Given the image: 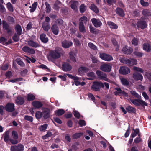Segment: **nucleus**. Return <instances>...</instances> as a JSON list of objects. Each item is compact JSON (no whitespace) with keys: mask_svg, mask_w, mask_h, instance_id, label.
<instances>
[{"mask_svg":"<svg viewBox=\"0 0 151 151\" xmlns=\"http://www.w3.org/2000/svg\"><path fill=\"white\" fill-rule=\"evenodd\" d=\"M112 66L110 64L108 63H103L101 64L100 69L102 71L106 72H109L111 70Z\"/></svg>","mask_w":151,"mask_h":151,"instance_id":"f257e3e1","label":"nucleus"},{"mask_svg":"<svg viewBox=\"0 0 151 151\" xmlns=\"http://www.w3.org/2000/svg\"><path fill=\"white\" fill-rule=\"evenodd\" d=\"M96 73L100 79L104 80L108 82L111 81L110 80L107 78V75L105 73L99 70H97Z\"/></svg>","mask_w":151,"mask_h":151,"instance_id":"f03ea898","label":"nucleus"},{"mask_svg":"<svg viewBox=\"0 0 151 151\" xmlns=\"http://www.w3.org/2000/svg\"><path fill=\"white\" fill-rule=\"evenodd\" d=\"M65 75H67L69 78L73 79L75 84L77 86L80 85V81L85 80V78H79L68 74H66Z\"/></svg>","mask_w":151,"mask_h":151,"instance_id":"7ed1b4c3","label":"nucleus"},{"mask_svg":"<svg viewBox=\"0 0 151 151\" xmlns=\"http://www.w3.org/2000/svg\"><path fill=\"white\" fill-rule=\"evenodd\" d=\"M101 87L104 88V84L101 81L95 82L91 86L92 88L95 91H99Z\"/></svg>","mask_w":151,"mask_h":151,"instance_id":"20e7f679","label":"nucleus"},{"mask_svg":"<svg viewBox=\"0 0 151 151\" xmlns=\"http://www.w3.org/2000/svg\"><path fill=\"white\" fill-rule=\"evenodd\" d=\"M12 137L13 139H10V141L11 143L13 145L17 144L18 143V141L17 139L18 138V135L16 131H13L12 132Z\"/></svg>","mask_w":151,"mask_h":151,"instance_id":"39448f33","label":"nucleus"},{"mask_svg":"<svg viewBox=\"0 0 151 151\" xmlns=\"http://www.w3.org/2000/svg\"><path fill=\"white\" fill-rule=\"evenodd\" d=\"M131 102L134 105L139 106L140 105L142 106H147V104L143 100L139 99H130Z\"/></svg>","mask_w":151,"mask_h":151,"instance_id":"423d86ee","label":"nucleus"},{"mask_svg":"<svg viewBox=\"0 0 151 151\" xmlns=\"http://www.w3.org/2000/svg\"><path fill=\"white\" fill-rule=\"evenodd\" d=\"M24 150V146L21 144L12 146L10 148L11 151H23Z\"/></svg>","mask_w":151,"mask_h":151,"instance_id":"0eeeda50","label":"nucleus"},{"mask_svg":"<svg viewBox=\"0 0 151 151\" xmlns=\"http://www.w3.org/2000/svg\"><path fill=\"white\" fill-rule=\"evenodd\" d=\"M100 57L102 59L107 61H110L113 60L111 56L104 53L100 54Z\"/></svg>","mask_w":151,"mask_h":151,"instance_id":"6e6552de","label":"nucleus"},{"mask_svg":"<svg viewBox=\"0 0 151 151\" xmlns=\"http://www.w3.org/2000/svg\"><path fill=\"white\" fill-rule=\"evenodd\" d=\"M42 117L45 119L49 118L50 116V110L47 108H42Z\"/></svg>","mask_w":151,"mask_h":151,"instance_id":"1a4fd4ad","label":"nucleus"},{"mask_svg":"<svg viewBox=\"0 0 151 151\" xmlns=\"http://www.w3.org/2000/svg\"><path fill=\"white\" fill-rule=\"evenodd\" d=\"M91 21L94 26L96 28L100 27L102 24L101 22L99 19L93 18L91 19Z\"/></svg>","mask_w":151,"mask_h":151,"instance_id":"9d476101","label":"nucleus"},{"mask_svg":"<svg viewBox=\"0 0 151 151\" xmlns=\"http://www.w3.org/2000/svg\"><path fill=\"white\" fill-rule=\"evenodd\" d=\"M120 73L123 75H127L130 72V70L128 67L125 66L120 67L119 70Z\"/></svg>","mask_w":151,"mask_h":151,"instance_id":"9b49d317","label":"nucleus"},{"mask_svg":"<svg viewBox=\"0 0 151 151\" xmlns=\"http://www.w3.org/2000/svg\"><path fill=\"white\" fill-rule=\"evenodd\" d=\"M71 8L75 11L78 10V6L79 5V3L78 1H71L70 2Z\"/></svg>","mask_w":151,"mask_h":151,"instance_id":"f8f14e48","label":"nucleus"},{"mask_svg":"<svg viewBox=\"0 0 151 151\" xmlns=\"http://www.w3.org/2000/svg\"><path fill=\"white\" fill-rule=\"evenodd\" d=\"M133 78L136 81H142L143 79V76L140 73L135 72L132 75Z\"/></svg>","mask_w":151,"mask_h":151,"instance_id":"ddd939ff","label":"nucleus"},{"mask_svg":"<svg viewBox=\"0 0 151 151\" xmlns=\"http://www.w3.org/2000/svg\"><path fill=\"white\" fill-rule=\"evenodd\" d=\"M6 111L9 112H12L14 110V104L13 103H8L5 107Z\"/></svg>","mask_w":151,"mask_h":151,"instance_id":"4468645a","label":"nucleus"},{"mask_svg":"<svg viewBox=\"0 0 151 151\" xmlns=\"http://www.w3.org/2000/svg\"><path fill=\"white\" fill-rule=\"evenodd\" d=\"M51 31L53 34L57 35L58 34L59 30L58 26L55 24L52 25L51 28Z\"/></svg>","mask_w":151,"mask_h":151,"instance_id":"2eb2a0df","label":"nucleus"},{"mask_svg":"<svg viewBox=\"0 0 151 151\" xmlns=\"http://www.w3.org/2000/svg\"><path fill=\"white\" fill-rule=\"evenodd\" d=\"M138 28L143 29L147 27V24L145 21L142 20L139 21L137 24Z\"/></svg>","mask_w":151,"mask_h":151,"instance_id":"dca6fc26","label":"nucleus"},{"mask_svg":"<svg viewBox=\"0 0 151 151\" xmlns=\"http://www.w3.org/2000/svg\"><path fill=\"white\" fill-rule=\"evenodd\" d=\"M62 44L63 47L65 48H68L72 45L73 43L71 41L64 40L62 42Z\"/></svg>","mask_w":151,"mask_h":151,"instance_id":"f3484780","label":"nucleus"},{"mask_svg":"<svg viewBox=\"0 0 151 151\" xmlns=\"http://www.w3.org/2000/svg\"><path fill=\"white\" fill-rule=\"evenodd\" d=\"M62 69L65 71H70L72 69V67L69 64L65 63L62 65Z\"/></svg>","mask_w":151,"mask_h":151,"instance_id":"a211bd4d","label":"nucleus"},{"mask_svg":"<svg viewBox=\"0 0 151 151\" xmlns=\"http://www.w3.org/2000/svg\"><path fill=\"white\" fill-rule=\"evenodd\" d=\"M107 24L111 29H116L118 28V25L111 21H109L107 22Z\"/></svg>","mask_w":151,"mask_h":151,"instance_id":"6ab92c4d","label":"nucleus"},{"mask_svg":"<svg viewBox=\"0 0 151 151\" xmlns=\"http://www.w3.org/2000/svg\"><path fill=\"white\" fill-rule=\"evenodd\" d=\"M122 50L125 54H130L133 51V49L131 47L125 46L123 47Z\"/></svg>","mask_w":151,"mask_h":151,"instance_id":"aec40b11","label":"nucleus"},{"mask_svg":"<svg viewBox=\"0 0 151 151\" xmlns=\"http://www.w3.org/2000/svg\"><path fill=\"white\" fill-rule=\"evenodd\" d=\"M42 27L43 30L46 32H47L50 28V24L45 22H43Z\"/></svg>","mask_w":151,"mask_h":151,"instance_id":"412c9836","label":"nucleus"},{"mask_svg":"<svg viewBox=\"0 0 151 151\" xmlns=\"http://www.w3.org/2000/svg\"><path fill=\"white\" fill-rule=\"evenodd\" d=\"M23 50L26 52H28L31 54H34L35 53V50L32 48H30L29 47L25 46L23 48Z\"/></svg>","mask_w":151,"mask_h":151,"instance_id":"4be33fe9","label":"nucleus"},{"mask_svg":"<svg viewBox=\"0 0 151 151\" xmlns=\"http://www.w3.org/2000/svg\"><path fill=\"white\" fill-rule=\"evenodd\" d=\"M50 55L51 56L54 58H58L60 56L59 52L56 50L50 51Z\"/></svg>","mask_w":151,"mask_h":151,"instance_id":"5701e85b","label":"nucleus"},{"mask_svg":"<svg viewBox=\"0 0 151 151\" xmlns=\"http://www.w3.org/2000/svg\"><path fill=\"white\" fill-rule=\"evenodd\" d=\"M32 105L36 108H40L43 106L42 104L40 102L35 101L32 102Z\"/></svg>","mask_w":151,"mask_h":151,"instance_id":"b1692460","label":"nucleus"},{"mask_svg":"<svg viewBox=\"0 0 151 151\" xmlns=\"http://www.w3.org/2000/svg\"><path fill=\"white\" fill-rule=\"evenodd\" d=\"M88 70V68L83 67H81L78 69V73L81 75H82L84 73L87 72Z\"/></svg>","mask_w":151,"mask_h":151,"instance_id":"393cba45","label":"nucleus"},{"mask_svg":"<svg viewBox=\"0 0 151 151\" xmlns=\"http://www.w3.org/2000/svg\"><path fill=\"white\" fill-rule=\"evenodd\" d=\"M28 44L30 46L34 47H39V45L36 42H34L32 40L27 41Z\"/></svg>","mask_w":151,"mask_h":151,"instance_id":"a878e982","label":"nucleus"},{"mask_svg":"<svg viewBox=\"0 0 151 151\" xmlns=\"http://www.w3.org/2000/svg\"><path fill=\"white\" fill-rule=\"evenodd\" d=\"M143 49L147 52H150L151 50V46L148 43L143 44Z\"/></svg>","mask_w":151,"mask_h":151,"instance_id":"bb28decb","label":"nucleus"},{"mask_svg":"<svg viewBox=\"0 0 151 151\" xmlns=\"http://www.w3.org/2000/svg\"><path fill=\"white\" fill-rule=\"evenodd\" d=\"M46 35L45 34L43 33L40 35V39L41 41L44 43L47 42L48 41V39L46 37Z\"/></svg>","mask_w":151,"mask_h":151,"instance_id":"cd10ccee","label":"nucleus"},{"mask_svg":"<svg viewBox=\"0 0 151 151\" xmlns=\"http://www.w3.org/2000/svg\"><path fill=\"white\" fill-rule=\"evenodd\" d=\"M15 101L16 103L22 105L24 103V99L23 98L20 96H18L17 97Z\"/></svg>","mask_w":151,"mask_h":151,"instance_id":"c85d7f7f","label":"nucleus"},{"mask_svg":"<svg viewBox=\"0 0 151 151\" xmlns=\"http://www.w3.org/2000/svg\"><path fill=\"white\" fill-rule=\"evenodd\" d=\"M15 29L17 34L21 35L22 33V30L21 26L17 24L15 27Z\"/></svg>","mask_w":151,"mask_h":151,"instance_id":"c756f323","label":"nucleus"},{"mask_svg":"<svg viewBox=\"0 0 151 151\" xmlns=\"http://www.w3.org/2000/svg\"><path fill=\"white\" fill-rule=\"evenodd\" d=\"M3 28L4 29L6 30L8 33L11 32V30L9 27V24L7 23L5 21H3Z\"/></svg>","mask_w":151,"mask_h":151,"instance_id":"7c9ffc66","label":"nucleus"},{"mask_svg":"<svg viewBox=\"0 0 151 151\" xmlns=\"http://www.w3.org/2000/svg\"><path fill=\"white\" fill-rule=\"evenodd\" d=\"M117 14L122 17H124V13L123 10L119 8H117L116 10Z\"/></svg>","mask_w":151,"mask_h":151,"instance_id":"2f4dec72","label":"nucleus"},{"mask_svg":"<svg viewBox=\"0 0 151 151\" xmlns=\"http://www.w3.org/2000/svg\"><path fill=\"white\" fill-rule=\"evenodd\" d=\"M120 61L124 64L129 65L131 63V61L130 60L125 58H120L119 59Z\"/></svg>","mask_w":151,"mask_h":151,"instance_id":"473e14b6","label":"nucleus"},{"mask_svg":"<svg viewBox=\"0 0 151 151\" xmlns=\"http://www.w3.org/2000/svg\"><path fill=\"white\" fill-rule=\"evenodd\" d=\"M90 9L96 13H98L99 12L98 8L94 4H92L90 6Z\"/></svg>","mask_w":151,"mask_h":151,"instance_id":"72a5a7b5","label":"nucleus"},{"mask_svg":"<svg viewBox=\"0 0 151 151\" xmlns=\"http://www.w3.org/2000/svg\"><path fill=\"white\" fill-rule=\"evenodd\" d=\"M126 109L128 112H131L133 113H135L136 111V109L130 106H127L126 108Z\"/></svg>","mask_w":151,"mask_h":151,"instance_id":"f704fd0d","label":"nucleus"},{"mask_svg":"<svg viewBox=\"0 0 151 151\" xmlns=\"http://www.w3.org/2000/svg\"><path fill=\"white\" fill-rule=\"evenodd\" d=\"M37 5V2H35L32 5V6H30L29 8H31L30 11L31 12H33L36 9Z\"/></svg>","mask_w":151,"mask_h":151,"instance_id":"c9c22d12","label":"nucleus"},{"mask_svg":"<svg viewBox=\"0 0 151 151\" xmlns=\"http://www.w3.org/2000/svg\"><path fill=\"white\" fill-rule=\"evenodd\" d=\"M79 30L81 32L84 33L86 32V29L83 24L82 22L79 23Z\"/></svg>","mask_w":151,"mask_h":151,"instance_id":"e433bc0d","label":"nucleus"},{"mask_svg":"<svg viewBox=\"0 0 151 151\" xmlns=\"http://www.w3.org/2000/svg\"><path fill=\"white\" fill-rule=\"evenodd\" d=\"M120 80L122 84L123 85L127 86L129 84V81L126 78H120Z\"/></svg>","mask_w":151,"mask_h":151,"instance_id":"4c0bfd02","label":"nucleus"},{"mask_svg":"<svg viewBox=\"0 0 151 151\" xmlns=\"http://www.w3.org/2000/svg\"><path fill=\"white\" fill-rule=\"evenodd\" d=\"M9 134V131L6 132L4 134V140L6 142L8 141L9 139L10 140Z\"/></svg>","mask_w":151,"mask_h":151,"instance_id":"58836bf2","label":"nucleus"},{"mask_svg":"<svg viewBox=\"0 0 151 151\" xmlns=\"http://www.w3.org/2000/svg\"><path fill=\"white\" fill-rule=\"evenodd\" d=\"M87 75L88 77H91L88 78V79L89 80H92L94 79L95 77V75L94 73L93 72H90L87 73Z\"/></svg>","mask_w":151,"mask_h":151,"instance_id":"ea45409f","label":"nucleus"},{"mask_svg":"<svg viewBox=\"0 0 151 151\" xmlns=\"http://www.w3.org/2000/svg\"><path fill=\"white\" fill-rule=\"evenodd\" d=\"M86 6L83 4H81L80 6V11L81 13H83L86 10Z\"/></svg>","mask_w":151,"mask_h":151,"instance_id":"a19ab883","label":"nucleus"},{"mask_svg":"<svg viewBox=\"0 0 151 151\" xmlns=\"http://www.w3.org/2000/svg\"><path fill=\"white\" fill-rule=\"evenodd\" d=\"M142 13L144 16H149L151 15V13L150 10L147 9L143 10Z\"/></svg>","mask_w":151,"mask_h":151,"instance_id":"79ce46f5","label":"nucleus"},{"mask_svg":"<svg viewBox=\"0 0 151 151\" xmlns=\"http://www.w3.org/2000/svg\"><path fill=\"white\" fill-rule=\"evenodd\" d=\"M45 4L46 6V12L49 13L51 10L50 4L47 2H45Z\"/></svg>","mask_w":151,"mask_h":151,"instance_id":"37998d69","label":"nucleus"},{"mask_svg":"<svg viewBox=\"0 0 151 151\" xmlns=\"http://www.w3.org/2000/svg\"><path fill=\"white\" fill-rule=\"evenodd\" d=\"M65 113V111L64 110L62 109H60L55 111V114L56 115L60 116L62 115Z\"/></svg>","mask_w":151,"mask_h":151,"instance_id":"c03bdc74","label":"nucleus"},{"mask_svg":"<svg viewBox=\"0 0 151 151\" xmlns=\"http://www.w3.org/2000/svg\"><path fill=\"white\" fill-rule=\"evenodd\" d=\"M60 4V2L58 1H56L55 3L54 4L53 8L55 10H59L60 8L59 6L58 5Z\"/></svg>","mask_w":151,"mask_h":151,"instance_id":"a18cd8bd","label":"nucleus"},{"mask_svg":"<svg viewBox=\"0 0 151 151\" xmlns=\"http://www.w3.org/2000/svg\"><path fill=\"white\" fill-rule=\"evenodd\" d=\"M20 35L17 34V33H15L12 37L13 40L16 42L18 41L19 40V36Z\"/></svg>","mask_w":151,"mask_h":151,"instance_id":"49530a36","label":"nucleus"},{"mask_svg":"<svg viewBox=\"0 0 151 151\" xmlns=\"http://www.w3.org/2000/svg\"><path fill=\"white\" fill-rule=\"evenodd\" d=\"M7 7L8 10L11 12L13 11L14 9L13 6L10 2H8L7 4Z\"/></svg>","mask_w":151,"mask_h":151,"instance_id":"de8ad7c7","label":"nucleus"},{"mask_svg":"<svg viewBox=\"0 0 151 151\" xmlns=\"http://www.w3.org/2000/svg\"><path fill=\"white\" fill-rule=\"evenodd\" d=\"M130 93L132 95L137 98L140 99L141 97V96L134 91H130Z\"/></svg>","mask_w":151,"mask_h":151,"instance_id":"09e8293b","label":"nucleus"},{"mask_svg":"<svg viewBox=\"0 0 151 151\" xmlns=\"http://www.w3.org/2000/svg\"><path fill=\"white\" fill-rule=\"evenodd\" d=\"M133 69L134 71L140 72L141 73H143L144 72V70L143 69L137 67H134Z\"/></svg>","mask_w":151,"mask_h":151,"instance_id":"8fccbe9b","label":"nucleus"},{"mask_svg":"<svg viewBox=\"0 0 151 151\" xmlns=\"http://www.w3.org/2000/svg\"><path fill=\"white\" fill-rule=\"evenodd\" d=\"M35 99V96L31 94H29L27 95V100L29 101H31L34 100Z\"/></svg>","mask_w":151,"mask_h":151,"instance_id":"3c124183","label":"nucleus"},{"mask_svg":"<svg viewBox=\"0 0 151 151\" xmlns=\"http://www.w3.org/2000/svg\"><path fill=\"white\" fill-rule=\"evenodd\" d=\"M90 30L91 32L92 33L96 34L98 32V30L91 26L90 27Z\"/></svg>","mask_w":151,"mask_h":151,"instance_id":"603ef678","label":"nucleus"},{"mask_svg":"<svg viewBox=\"0 0 151 151\" xmlns=\"http://www.w3.org/2000/svg\"><path fill=\"white\" fill-rule=\"evenodd\" d=\"M42 116V112L37 111L35 113V116L37 119H39Z\"/></svg>","mask_w":151,"mask_h":151,"instance_id":"864d4df0","label":"nucleus"},{"mask_svg":"<svg viewBox=\"0 0 151 151\" xmlns=\"http://www.w3.org/2000/svg\"><path fill=\"white\" fill-rule=\"evenodd\" d=\"M55 22L59 26L63 24V20L60 19H55Z\"/></svg>","mask_w":151,"mask_h":151,"instance_id":"5fc2aeb1","label":"nucleus"},{"mask_svg":"<svg viewBox=\"0 0 151 151\" xmlns=\"http://www.w3.org/2000/svg\"><path fill=\"white\" fill-rule=\"evenodd\" d=\"M48 126L47 124H45L43 125H41L39 127V129L40 131H43L45 130Z\"/></svg>","mask_w":151,"mask_h":151,"instance_id":"6e6d98bb","label":"nucleus"},{"mask_svg":"<svg viewBox=\"0 0 151 151\" xmlns=\"http://www.w3.org/2000/svg\"><path fill=\"white\" fill-rule=\"evenodd\" d=\"M70 57V59L73 62H76V57L74 55H73L72 52H70L69 53Z\"/></svg>","mask_w":151,"mask_h":151,"instance_id":"4d7b16f0","label":"nucleus"},{"mask_svg":"<svg viewBox=\"0 0 151 151\" xmlns=\"http://www.w3.org/2000/svg\"><path fill=\"white\" fill-rule=\"evenodd\" d=\"M87 17L86 16H83L80 18L79 21L80 22H82L83 24V23H86L87 22Z\"/></svg>","mask_w":151,"mask_h":151,"instance_id":"13d9d810","label":"nucleus"},{"mask_svg":"<svg viewBox=\"0 0 151 151\" xmlns=\"http://www.w3.org/2000/svg\"><path fill=\"white\" fill-rule=\"evenodd\" d=\"M83 134L82 133H78L74 134L73 135V137L74 139H77L79 138L81 135Z\"/></svg>","mask_w":151,"mask_h":151,"instance_id":"bf43d9fd","label":"nucleus"},{"mask_svg":"<svg viewBox=\"0 0 151 151\" xmlns=\"http://www.w3.org/2000/svg\"><path fill=\"white\" fill-rule=\"evenodd\" d=\"M134 54L136 56L139 57H141L143 55V53L137 51H134Z\"/></svg>","mask_w":151,"mask_h":151,"instance_id":"052dcab7","label":"nucleus"},{"mask_svg":"<svg viewBox=\"0 0 151 151\" xmlns=\"http://www.w3.org/2000/svg\"><path fill=\"white\" fill-rule=\"evenodd\" d=\"M140 3L141 5L144 6H147L149 5L148 2H145L144 0H140Z\"/></svg>","mask_w":151,"mask_h":151,"instance_id":"680f3d73","label":"nucleus"},{"mask_svg":"<svg viewBox=\"0 0 151 151\" xmlns=\"http://www.w3.org/2000/svg\"><path fill=\"white\" fill-rule=\"evenodd\" d=\"M138 40L135 38H134L132 41V44L135 46L137 45L138 44Z\"/></svg>","mask_w":151,"mask_h":151,"instance_id":"e2e57ef3","label":"nucleus"},{"mask_svg":"<svg viewBox=\"0 0 151 151\" xmlns=\"http://www.w3.org/2000/svg\"><path fill=\"white\" fill-rule=\"evenodd\" d=\"M88 46L91 49L96 50V47L92 43L90 42L88 43Z\"/></svg>","mask_w":151,"mask_h":151,"instance_id":"0e129e2a","label":"nucleus"},{"mask_svg":"<svg viewBox=\"0 0 151 151\" xmlns=\"http://www.w3.org/2000/svg\"><path fill=\"white\" fill-rule=\"evenodd\" d=\"M24 119L25 120L29 121L30 122H32L33 121V118L30 116H26L24 117Z\"/></svg>","mask_w":151,"mask_h":151,"instance_id":"69168bd1","label":"nucleus"},{"mask_svg":"<svg viewBox=\"0 0 151 151\" xmlns=\"http://www.w3.org/2000/svg\"><path fill=\"white\" fill-rule=\"evenodd\" d=\"M5 75L7 78H9L12 76V74L10 71H8L6 73Z\"/></svg>","mask_w":151,"mask_h":151,"instance_id":"338daca9","label":"nucleus"},{"mask_svg":"<svg viewBox=\"0 0 151 151\" xmlns=\"http://www.w3.org/2000/svg\"><path fill=\"white\" fill-rule=\"evenodd\" d=\"M145 75L149 80H151V73L146 72L145 73Z\"/></svg>","mask_w":151,"mask_h":151,"instance_id":"774afa93","label":"nucleus"}]
</instances>
